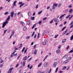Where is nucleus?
Wrapping results in <instances>:
<instances>
[{
	"mask_svg": "<svg viewBox=\"0 0 73 73\" xmlns=\"http://www.w3.org/2000/svg\"><path fill=\"white\" fill-rule=\"evenodd\" d=\"M8 21H5V22L2 25V28H4L5 27V26L6 25V24H8Z\"/></svg>",
	"mask_w": 73,
	"mask_h": 73,
	"instance_id": "f257e3e1",
	"label": "nucleus"
},
{
	"mask_svg": "<svg viewBox=\"0 0 73 73\" xmlns=\"http://www.w3.org/2000/svg\"><path fill=\"white\" fill-rule=\"evenodd\" d=\"M43 66L45 68H46V67H47V66H48V63L47 62H45L43 64Z\"/></svg>",
	"mask_w": 73,
	"mask_h": 73,
	"instance_id": "f03ea898",
	"label": "nucleus"
},
{
	"mask_svg": "<svg viewBox=\"0 0 73 73\" xmlns=\"http://www.w3.org/2000/svg\"><path fill=\"white\" fill-rule=\"evenodd\" d=\"M56 64L57 62H54V63L53 64V67H54V68H56V66H57V65H56Z\"/></svg>",
	"mask_w": 73,
	"mask_h": 73,
	"instance_id": "7ed1b4c3",
	"label": "nucleus"
},
{
	"mask_svg": "<svg viewBox=\"0 0 73 73\" xmlns=\"http://www.w3.org/2000/svg\"><path fill=\"white\" fill-rule=\"evenodd\" d=\"M11 12V17H13L14 13L13 11H12Z\"/></svg>",
	"mask_w": 73,
	"mask_h": 73,
	"instance_id": "20e7f679",
	"label": "nucleus"
},
{
	"mask_svg": "<svg viewBox=\"0 0 73 73\" xmlns=\"http://www.w3.org/2000/svg\"><path fill=\"white\" fill-rule=\"evenodd\" d=\"M10 19V15H9L8 17L7 18L6 20V21H9Z\"/></svg>",
	"mask_w": 73,
	"mask_h": 73,
	"instance_id": "39448f33",
	"label": "nucleus"
},
{
	"mask_svg": "<svg viewBox=\"0 0 73 73\" xmlns=\"http://www.w3.org/2000/svg\"><path fill=\"white\" fill-rule=\"evenodd\" d=\"M27 24L28 25H29L31 24V21H28L27 22Z\"/></svg>",
	"mask_w": 73,
	"mask_h": 73,
	"instance_id": "423d86ee",
	"label": "nucleus"
},
{
	"mask_svg": "<svg viewBox=\"0 0 73 73\" xmlns=\"http://www.w3.org/2000/svg\"><path fill=\"white\" fill-rule=\"evenodd\" d=\"M20 23L23 26H24V25H25V24L24 22L21 21L20 22Z\"/></svg>",
	"mask_w": 73,
	"mask_h": 73,
	"instance_id": "0eeeda50",
	"label": "nucleus"
},
{
	"mask_svg": "<svg viewBox=\"0 0 73 73\" xmlns=\"http://www.w3.org/2000/svg\"><path fill=\"white\" fill-rule=\"evenodd\" d=\"M56 52V53L58 54L60 53V50L59 49L57 50Z\"/></svg>",
	"mask_w": 73,
	"mask_h": 73,
	"instance_id": "6e6552de",
	"label": "nucleus"
},
{
	"mask_svg": "<svg viewBox=\"0 0 73 73\" xmlns=\"http://www.w3.org/2000/svg\"><path fill=\"white\" fill-rule=\"evenodd\" d=\"M65 15V14H63L62 15L60 16V17L59 18V19H62V17H64V15Z\"/></svg>",
	"mask_w": 73,
	"mask_h": 73,
	"instance_id": "1a4fd4ad",
	"label": "nucleus"
},
{
	"mask_svg": "<svg viewBox=\"0 0 73 73\" xmlns=\"http://www.w3.org/2000/svg\"><path fill=\"white\" fill-rule=\"evenodd\" d=\"M69 62V61L68 60H66L63 62L64 64H67Z\"/></svg>",
	"mask_w": 73,
	"mask_h": 73,
	"instance_id": "9d476101",
	"label": "nucleus"
},
{
	"mask_svg": "<svg viewBox=\"0 0 73 73\" xmlns=\"http://www.w3.org/2000/svg\"><path fill=\"white\" fill-rule=\"evenodd\" d=\"M72 12H73V9H72L70 10L69 12L70 14H71L72 13Z\"/></svg>",
	"mask_w": 73,
	"mask_h": 73,
	"instance_id": "9b49d317",
	"label": "nucleus"
},
{
	"mask_svg": "<svg viewBox=\"0 0 73 73\" xmlns=\"http://www.w3.org/2000/svg\"><path fill=\"white\" fill-rule=\"evenodd\" d=\"M27 56H26L24 57V58L23 59V61H26V60H27Z\"/></svg>",
	"mask_w": 73,
	"mask_h": 73,
	"instance_id": "f8f14e48",
	"label": "nucleus"
},
{
	"mask_svg": "<svg viewBox=\"0 0 73 73\" xmlns=\"http://www.w3.org/2000/svg\"><path fill=\"white\" fill-rule=\"evenodd\" d=\"M26 62L25 61H24L23 62V66H24L25 65Z\"/></svg>",
	"mask_w": 73,
	"mask_h": 73,
	"instance_id": "ddd939ff",
	"label": "nucleus"
},
{
	"mask_svg": "<svg viewBox=\"0 0 73 73\" xmlns=\"http://www.w3.org/2000/svg\"><path fill=\"white\" fill-rule=\"evenodd\" d=\"M66 69V66H64L62 69V70H64L65 69Z\"/></svg>",
	"mask_w": 73,
	"mask_h": 73,
	"instance_id": "4468645a",
	"label": "nucleus"
},
{
	"mask_svg": "<svg viewBox=\"0 0 73 73\" xmlns=\"http://www.w3.org/2000/svg\"><path fill=\"white\" fill-rule=\"evenodd\" d=\"M37 50H36V49L34 51V54H36V53H37Z\"/></svg>",
	"mask_w": 73,
	"mask_h": 73,
	"instance_id": "2eb2a0df",
	"label": "nucleus"
},
{
	"mask_svg": "<svg viewBox=\"0 0 73 73\" xmlns=\"http://www.w3.org/2000/svg\"><path fill=\"white\" fill-rule=\"evenodd\" d=\"M27 29V27H26L23 28V31H25Z\"/></svg>",
	"mask_w": 73,
	"mask_h": 73,
	"instance_id": "dca6fc26",
	"label": "nucleus"
},
{
	"mask_svg": "<svg viewBox=\"0 0 73 73\" xmlns=\"http://www.w3.org/2000/svg\"><path fill=\"white\" fill-rule=\"evenodd\" d=\"M53 20L54 21H55V23H56V22H57V19H56V18H54L53 19Z\"/></svg>",
	"mask_w": 73,
	"mask_h": 73,
	"instance_id": "f3484780",
	"label": "nucleus"
},
{
	"mask_svg": "<svg viewBox=\"0 0 73 73\" xmlns=\"http://www.w3.org/2000/svg\"><path fill=\"white\" fill-rule=\"evenodd\" d=\"M67 32V30H66L65 31L63 32V36H64V35H65Z\"/></svg>",
	"mask_w": 73,
	"mask_h": 73,
	"instance_id": "a211bd4d",
	"label": "nucleus"
},
{
	"mask_svg": "<svg viewBox=\"0 0 73 73\" xmlns=\"http://www.w3.org/2000/svg\"><path fill=\"white\" fill-rule=\"evenodd\" d=\"M66 41V39H63L62 41V43H64V42H65Z\"/></svg>",
	"mask_w": 73,
	"mask_h": 73,
	"instance_id": "6ab92c4d",
	"label": "nucleus"
},
{
	"mask_svg": "<svg viewBox=\"0 0 73 73\" xmlns=\"http://www.w3.org/2000/svg\"><path fill=\"white\" fill-rule=\"evenodd\" d=\"M68 57V55H66L64 56V58H67Z\"/></svg>",
	"mask_w": 73,
	"mask_h": 73,
	"instance_id": "aec40b11",
	"label": "nucleus"
},
{
	"mask_svg": "<svg viewBox=\"0 0 73 73\" xmlns=\"http://www.w3.org/2000/svg\"><path fill=\"white\" fill-rule=\"evenodd\" d=\"M30 19L31 20H34V19H35V17H31L30 18Z\"/></svg>",
	"mask_w": 73,
	"mask_h": 73,
	"instance_id": "412c9836",
	"label": "nucleus"
},
{
	"mask_svg": "<svg viewBox=\"0 0 73 73\" xmlns=\"http://www.w3.org/2000/svg\"><path fill=\"white\" fill-rule=\"evenodd\" d=\"M53 5L55 7H57L58 5V4L57 3H54L53 4Z\"/></svg>",
	"mask_w": 73,
	"mask_h": 73,
	"instance_id": "4be33fe9",
	"label": "nucleus"
},
{
	"mask_svg": "<svg viewBox=\"0 0 73 73\" xmlns=\"http://www.w3.org/2000/svg\"><path fill=\"white\" fill-rule=\"evenodd\" d=\"M42 21H39L38 23L39 24V25H41V24L42 23Z\"/></svg>",
	"mask_w": 73,
	"mask_h": 73,
	"instance_id": "5701e85b",
	"label": "nucleus"
},
{
	"mask_svg": "<svg viewBox=\"0 0 73 73\" xmlns=\"http://www.w3.org/2000/svg\"><path fill=\"white\" fill-rule=\"evenodd\" d=\"M24 4H25V3H23L22 4H21V5H20L19 6V8H21V7L23 6V5H24Z\"/></svg>",
	"mask_w": 73,
	"mask_h": 73,
	"instance_id": "b1692460",
	"label": "nucleus"
},
{
	"mask_svg": "<svg viewBox=\"0 0 73 73\" xmlns=\"http://www.w3.org/2000/svg\"><path fill=\"white\" fill-rule=\"evenodd\" d=\"M14 34H15V31L13 30L12 31V33H11V36H13Z\"/></svg>",
	"mask_w": 73,
	"mask_h": 73,
	"instance_id": "393cba45",
	"label": "nucleus"
},
{
	"mask_svg": "<svg viewBox=\"0 0 73 73\" xmlns=\"http://www.w3.org/2000/svg\"><path fill=\"white\" fill-rule=\"evenodd\" d=\"M42 11H40L38 12V15H40V14L42 13Z\"/></svg>",
	"mask_w": 73,
	"mask_h": 73,
	"instance_id": "a878e982",
	"label": "nucleus"
},
{
	"mask_svg": "<svg viewBox=\"0 0 73 73\" xmlns=\"http://www.w3.org/2000/svg\"><path fill=\"white\" fill-rule=\"evenodd\" d=\"M28 15L29 16H31V13L30 12H29L28 13Z\"/></svg>",
	"mask_w": 73,
	"mask_h": 73,
	"instance_id": "bb28decb",
	"label": "nucleus"
},
{
	"mask_svg": "<svg viewBox=\"0 0 73 73\" xmlns=\"http://www.w3.org/2000/svg\"><path fill=\"white\" fill-rule=\"evenodd\" d=\"M42 64V62H41L38 66V68L40 67Z\"/></svg>",
	"mask_w": 73,
	"mask_h": 73,
	"instance_id": "cd10ccee",
	"label": "nucleus"
},
{
	"mask_svg": "<svg viewBox=\"0 0 73 73\" xmlns=\"http://www.w3.org/2000/svg\"><path fill=\"white\" fill-rule=\"evenodd\" d=\"M70 16V15H69L67 16V17H66V19H68Z\"/></svg>",
	"mask_w": 73,
	"mask_h": 73,
	"instance_id": "c85d7f7f",
	"label": "nucleus"
},
{
	"mask_svg": "<svg viewBox=\"0 0 73 73\" xmlns=\"http://www.w3.org/2000/svg\"><path fill=\"white\" fill-rule=\"evenodd\" d=\"M37 37L38 39V38H39V37H40V33H39L38 34Z\"/></svg>",
	"mask_w": 73,
	"mask_h": 73,
	"instance_id": "c756f323",
	"label": "nucleus"
},
{
	"mask_svg": "<svg viewBox=\"0 0 73 73\" xmlns=\"http://www.w3.org/2000/svg\"><path fill=\"white\" fill-rule=\"evenodd\" d=\"M65 28H66V26H65L62 28V31H64V29H65Z\"/></svg>",
	"mask_w": 73,
	"mask_h": 73,
	"instance_id": "7c9ffc66",
	"label": "nucleus"
},
{
	"mask_svg": "<svg viewBox=\"0 0 73 73\" xmlns=\"http://www.w3.org/2000/svg\"><path fill=\"white\" fill-rule=\"evenodd\" d=\"M58 36V34L56 35H55V36H54V38H57V37Z\"/></svg>",
	"mask_w": 73,
	"mask_h": 73,
	"instance_id": "2f4dec72",
	"label": "nucleus"
},
{
	"mask_svg": "<svg viewBox=\"0 0 73 73\" xmlns=\"http://www.w3.org/2000/svg\"><path fill=\"white\" fill-rule=\"evenodd\" d=\"M61 3L59 4L58 5V7L59 8V7H61Z\"/></svg>",
	"mask_w": 73,
	"mask_h": 73,
	"instance_id": "473e14b6",
	"label": "nucleus"
},
{
	"mask_svg": "<svg viewBox=\"0 0 73 73\" xmlns=\"http://www.w3.org/2000/svg\"><path fill=\"white\" fill-rule=\"evenodd\" d=\"M23 2H19V3H18V4H19V5H20V4H23Z\"/></svg>",
	"mask_w": 73,
	"mask_h": 73,
	"instance_id": "72a5a7b5",
	"label": "nucleus"
},
{
	"mask_svg": "<svg viewBox=\"0 0 73 73\" xmlns=\"http://www.w3.org/2000/svg\"><path fill=\"white\" fill-rule=\"evenodd\" d=\"M46 19H47V17H45L42 20H46Z\"/></svg>",
	"mask_w": 73,
	"mask_h": 73,
	"instance_id": "f704fd0d",
	"label": "nucleus"
},
{
	"mask_svg": "<svg viewBox=\"0 0 73 73\" xmlns=\"http://www.w3.org/2000/svg\"><path fill=\"white\" fill-rule=\"evenodd\" d=\"M58 69V67H57L55 73H57V72Z\"/></svg>",
	"mask_w": 73,
	"mask_h": 73,
	"instance_id": "c9c22d12",
	"label": "nucleus"
},
{
	"mask_svg": "<svg viewBox=\"0 0 73 73\" xmlns=\"http://www.w3.org/2000/svg\"><path fill=\"white\" fill-rule=\"evenodd\" d=\"M73 24V21H72L71 23L69 24V25H72Z\"/></svg>",
	"mask_w": 73,
	"mask_h": 73,
	"instance_id": "e433bc0d",
	"label": "nucleus"
},
{
	"mask_svg": "<svg viewBox=\"0 0 73 73\" xmlns=\"http://www.w3.org/2000/svg\"><path fill=\"white\" fill-rule=\"evenodd\" d=\"M43 44V45H45L46 44V42H43L42 43Z\"/></svg>",
	"mask_w": 73,
	"mask_h": 73,
	"instance_id": "4c0bfd02",
	"label": "nucleus"
},
{
	"mask_svg": "<svg viewBox=\"0 0 73 73\" xmlns=\"http://www.w3.org/2000/svg\"><path fill=\"white\" fill-rule=\"evenodd\" d=\"M26 39H29V38H30V36H27L26 37Z\"/></svg>",
	"mask_w": 73,
	"mask_h": 73,
	"instance_id": "58836bf2",
	"label": "nucleus"
},
{
	"mask_svg": "<svg viewBox=\"0 0 73 73\" xmlns=\"http://www.w3.org/2000/svg\"><path fill=\"white\" fill-rule=\"evenodd\" d=\"M24 50H25V47H24L22 50V52H23L24 51Z\"/></svg>",
	"mask_w": 73,
	"mask_h": 73,
	"instance_id": "ea45409f",
	"label": "nucleus"
},
{
	"mask_svg": "<svg viewBox=\"0 0 73 73\" xmlns=\"http://www.w3.org/2000/svg\"><path fill=\"white\" fill-rule=\"evenodd\" d=\"M73 15H72L71 17L69 18V20H70V19H72V17H73Z\"/></svg>",
	"mask_w": 73,
	"mask_h": 73,
	"instance_id": "a19ab883",
	"label": "nucleus"
},
{
	"mask_svg": "<svg viewBox=\"0 0 73 73\" xmlns=\"http://www.w3.org/2000/svg\"><path fill=\"white\" fill-rule=\"evenodd\" d=\"M54 5H53L52 7V8L53 9H55V7H54Z\"/></svg>",
	"mask_w": 73,
	"mask_h": 73,
	"instance_id": "79ce46f5",
	"label": "nucleus"
},
{
	"mask_svg": "<svg viewBox=\"0 0 73 73\" xmlns=\"http://www.w3.org/2000/svg\"><path fill=\"white\" fill-rule=\"evenodd\" d=\"M35 34V31H34L33 33L32 34V37H33V36H34V35Z\"/></svg>",
	"mask_w": 73,
	"mask_h": 73,
	"instance_id": "37998d69",
	"label": "nucleus"
},
{
	"mask_svg": "<svg viewBox=\"0 0 73 73\" xmlns=\"http://www.w3.org/2000/svg\"><path fill=\"white\" fill-rule=\"evenodd\" d=\"M38 4L37 5H36L35 7V8L36 9H37V8H38Z\"/></svg>",
	"mask_w": 73,
	"mask_h": 73,
	"instance_id": "c03bdc74",
	"label": "nucleus"
},
{
	"mask_svg": "<svg viewBox=\"0 0 73 73\" xmlns=\"http://www.w3.org/2000/svg\"><path fill=\"white\" fill-rule=\"evenodd\" d=\"M7 14H8V12H6L4 13V15H7Z\"/></svg>",
	"mask_w": 73,
	"mask_h": 73,
	"instance_id": "a18cd8bd",
	"label": "nucleus"
},
{
	"mask_svg": "<svg viewBox=\"0 0 73 73\" xmlns=\"http://www.w3.org/2000/svg\"><path fill=\"white\" fill-rule=\"evenodd\" d=\"M68 7H69V8H72V5L68 6Z\"/></svg>",
	"mask_w": 73,
	"mask_h": 73,
	"instance_id": "49530a36",
	"label": "nucleus"
},
{
	"mask_svg": "<svg viewBox=\"0 0 73 73\" xmlns=\"http://www.w3.org/2000/svg\"><path fill=\"white\" fill-rule=\"evenodd\" d=\"M6 32H7V30H5L4 31V35H5V33H6Z\"/></svg>",
	"mask_w": 73,
	"mask_h": 73,
	"instance_id": "de8ad7c7",
	"label": "nucleus"
},
{
	"mask_svg": "<svg viewBox=\"0 0 73 73\" xmlns=\"http://www.w3.org/2000/svg\"><path fill=\"white\" fill-rule=\"evenodd\" d=\"M13 56V54H12L10 56V57H12Z\"/></svg>",
	"mask_w": 73,
	"mask_h": 73,
	"instance_id": "09e8293b",
	"label": "nucleus"
},
{
	"mask_svg": "<svg viewBox=\"0 0 73 73\" xmlns=\"http://www.w3.org/2000/svg\"><path fill=\"white\" fill-rule=\"evenodd\" d=\"M3 66V64L0 65V68H2Z\"/></svg>",
	"mask_w": 73,
	"mask_h": 73,
	"instance_id": "8fccbe9b",
	"label": "nucleus"
},
{
	"mask_svg": "<svg viewBox=\"0 0 73 73\" xmlns=\"http://www.w3.org/2000/svg\"><path fill=\"white\" fill-rule=\"evenodd\" d=\"M73 50H71L69 52V53H73Z\"/></svg>",
	"mask_w": 73,
	"mask_h": 73,
	"instance_id": "3c124183",
	"label": "nucleus"
},
{
	"mask_svg": "<svg viewBox=\"0 0 73 73\" xmlns=\"http://www.w3.org/2000/svg\"><path fill=\"white\" fill-rule=\"evenodd\" d=\"M27 49H26V50H25V51H24V53H26L27 52Z\"/></svg>",
	"mask_w": 73,
	"mask_h": 73,
	"instance_id": "603ef678",
	"label": "nucleus"
},
{
	"mask_svg": "<svg viewBox=\"0 0 73 73\" xmlns=\"http://www.w3.org/2000/svg\"><path fill=\"white\" fill-rule=\"evenodd\" d=\"M35 24H34L33 25V27H32V29H33L34 28H35Z\"/></svg>",
	"mask_w": 73,
	"mask_h": 73,
	"instance_id": "864d4df0",
	"label": "nucleus"
},
{
	"mask_svg": "<svg viewBox=\"0 0 73 73\" xmlns=\"http://www.w3.org/2000/svg\"><path fill=\"white\" fill-rule=\"evenodd\" d=\"M19 64H17L15 66V68H17L18 66H19Z\"/></svg>",
	"mask_w": 73,
	"mask_h": 73,
	"instance_id": "5fc2aeb1",
	"label": "nucleus"
},
{
	"mask_svg": "<svg viewBox=\"0 0 73 73\" xmlns=\"http://www.w3.org/2000/svg\"><path fill=\"white\" fill-rule=\"evenodd\" d=\"M73 25H71L70 27V28H73Z\"/></svg>",
	"mask_w": 73,
	"mask_h": 73,
	"instance_id": "6e6d98bb",
	"label": "nucleus"
},
{
	"mask_svg": "<svg viewBox=\"0 0 73 73\" xmlns=\"http://www.w3.org/2000/svg\"><path fill=\"white\" fill-rule=\"evenodd\" d=\"M33 67V66H31L29 68L30 69H31Z\"/></svg>",
	"mask_w": 73,
	"mask_h": 73,
	"instance_id": "4d7b16f0",
	"label": "nucleus"
},
{
	"mask_svg": "<svg viewBox=\"0 0 73 73\" xmlns=\"http://www.w3.org/2000/svg\"><path fill=\"white\" fill-rule=\"evenodd\" d=\"M34 38H36V34L35 35V36H34Z\"/></svg>",
	"mask_w": 73,
	"mask_h": 73,
	"instance_id": "13d9d810",
	"label": "nucleus"
},
{
	"mask_svg": "<svg viewBox=\"0 0 73 73\" xmlns=\"http://www.w3.org/2000/svg\"><path fill=\"white\" fill-rule=\"evenodd\" d=\"M14 48L15 49V50H14V51H15V50H16L18 49V48Z\"/></svg>",
	"mask_w": 73,
	"mask_h": 73,
	"instance_id": "bf43d9fd",
	"label": "nucleus"
},
{
	"mask_svg": "<svg viewBox=\"0 0 73 73\" xmlns=\"http://www.w3.org/2000/svg\"><path fill=\"white\" fill-rule=\"evenodd\" d=\"M15 52H16V51H15L14 52H13L12 54H13V55L15 53Z\"/></svg>",
	"mask_w": 73,
	"mask_h": 73,
	"instance_id": "052dcab7",
	"label": "nucleus"
},
{
	"mask_svg": "<svg viewBox=\"0 0 73 73\" xmlns=\"http://www.w3.org/2000/svg\"><path fill=\"white\" fill-rule=\"evenodd\" d=\"M11 30H9L7 32V33H9V32H11Z\"/></svg>",
	"mask_w": 73,
	"mask_h": 73,
	"instance_id": "680f3d73",
	"label": "nucleus"
},
{
	"mask_svg": "<svg viewBox=\"0 0 73 73\" xmlns=\"http://www.w3.org/2000/svg\"><path fill=\"white\" fill-rule=\"evenodd\" d=\"M71 57H68V58L67 59L70 60V59H71Z\"/></svg>",
	"mask_w": 73,
	"mask_h": 73,
	"instance_id": "e2e57ef3",
	"label": "nucleus"
},
{
	"mask_svg": "<svg viewBox=\"0 0 73 73\" xmlns=\"http://www.w3.org/2000/svg\"><path fill=\"white\" fill-rule=\"evenodd\" d=\"M17 53H16V54H15L14 55V56H17Z\"/></svg>",
	"mask_w": 73,
	"mask_h": 73,
	"instance_id": "0e129e2a",
	"label": "nucleus"
},
{
	"mask_svg": "<svg viewBox=\"0 0 73 73\" xmlns=\"http://www.w3.org/2000/svg\"><path fill=\"white\" fill-rule=\"evenodd\" d=\"M4 62V61L3 60H2L0 62V63H3Z\"/></svg>",
	"mask_w": 73,
	"mask_h": 73,
	"instance_id": "69168bd1",
	"label": "nucleus"
},
{
	"mask_svg": "<svg viewBox=\"0 0 73 73\" xmlns=\"http://www.w3.org/2000/svg\"><path fill=\"white\" fill-rule=\"evenodd\" d=\"M69 46H68V47L67 48H66V49H69Z\"/></svg>",
	"mask_w": 73,
	"mask_h": 73,
	"instance_id": "338daca9",
	"label": "nucleus"
},
{
	"mask_svg": "<svg viewBox=\"0 0 73 73\" xmlns=\"http://www.w3.org/2000/svg\"><path fill=\"white\" fill-rule=\"evenodd\" d=\"M53 23V20H52L50 22V24H52Z\"/></svg>",
	"mask_w": 73,
	"mask_h": 73,
	"instance_id": "774afa93",
	"label": "nucleus"
}]
</instances>
